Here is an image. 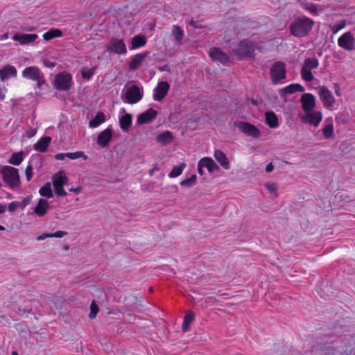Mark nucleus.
Masks as SVG:
<instances>
[{"mask_svg":"<svg viewBox=\"0 0 355 355\" xmlns=\"http://www.w3.org/2000/svg\"><path fill=\"white\" fill-rule=\"evenodd\" d=\"M314 21L309 17H303L290 25L291 34L295 37H304L312 29Z\"/></svg>","mask_w":355,"mask_h":355,"instance_id":"1","label":"nucleus"},{"mask_svg":"<svg viewBox=\"0 0 355 355\" xmlns=\"http://www.w3.org/2000/svg\"><path fill=\"white\" fill-rule=\"evenodd\" d=\"M4 182L8 184L10 189H15L20 184L18 169L10 166H4L1 170Z\"/></svg>","mask_w":355,"mask_h":355,"instance_id":"2","label":"nucleus"},{"mask_svg":"<svg viewBox=\"0 0 355 355\" xmlns=\"http://www.w3.org/2000/svg\"><path fill=\"white\" fill-rule=\"evenodd\" d=\"M52 180L56 195L59 196H67V193L63 189V186L68 180L65 172L64 171H58L53 176Z\"/></svg>","mask_w":355,"mask_h":355,"instance_id":"3","label":"nucleus"},{"mask_svg":"<svg viewBox=\"0 0 355 355\" xmlns=\"http://www.w3.org/2000/svg\"><path fill=\"white\" fill-rule=\"evenodd\" d=\"M22 76L24 78L35 81L39 87L45 83L42 73L36 67L32 66L25 68L22 71Z\"/></svg>","mask_w":355,"mask_h":355,"instance_id":"4","label":"nucleus"},{"mask_svg":"<svg viewBox=\"0 0 355 355\" xmlns=\"http://www.w3.org/2000/svg\"><path fill=\"white\" fill-rule=\"evenodd\" d=\"M72 83V76L68 73H59L55 76L54 86L58 90L67 91Z\"/></svg>","mask_w":355,"mask_h":355,"instance_id":"5","label":"nucleus"},{"mask_svg":"<svg viewBox=\"0 0 355 355\" xmlns=\"http://www.w3.org/2000/svg\"><path fill=\"white\" fill-rule=\"evenodd\" d=\"M318 65L319 62L316 58L306 59L301 71L302 78L308 82L313 80V76L311 73V70L316 69Z\"/></svg>","mask_w":355,"mask_h":355,"instance_id":"6","label":"nucleus"},{"mask_svg":"<svg viewBox=\"0 0 355 355\" xmlns=\"http://www.w3.org/2000/svg\"><path fill=\"white\" fill-rule=\"evenodd\" d=\"M301 121L314 127H318L322 121V115L320 111L311 110L300 115Z\"/></svg>","mask_w":355,"mask_h":355,"instance_id":"7","label":"nucleus"},{"mask_svg":"<svg viewBox=\"0 0 355 355\" xmlns=\"http://www.w3.org/2000/svg\"><path fill=\"white\" fill-rule=\"evenodd\" d=\"M105 50L116 54L125 55L127 53L126 46L123 40L117 38H112L110 40L105 47Z\"/></svg>","mask_w":355,"mask_h":355,"instance_id":"8","label":"nucleus"},{"mask_svg":"<svg viewBox=\"0 0 355 355\" xmlns=\"http://www.w3.org/2000/svg\"><path fill=\"white\" fill-rule=\"evenodd\" d=\"M233 53L241 58L243 57H252L254 52V47L247 41L241 42L237 47L232 50Z\"/></svg>","mask_w":355,"mask_h":355,"instance_id":"9","label":"nucleus"},{"mask_svg":"<svg viewBox=\"0 0 355 355\" xmlns=\"http://www.w3.org/2000/svg\"><path fill=\"white\" fill-rule=\"evenodd\" d=\"M318 92L324 106L331 108L335 103V98L330 90L324 86H321L318 88Z\"/></svg>","mask_w":355,"mask_h":355,"instance_id":"10","label":"nucleus"},{"mask_svg":"<svg viewBox=\"0 0 355 355\" xmlns=\"http://www.w3.org/2000/svg\"><path fill=\"white\" fill-rule=\"evenodd\" d=\"M142 88L135 85L128 88L125 92V99L130 104L137 103L142 98Z\"/></svg>","mask_w":355,"mask_h":355,"instance_id":"11","label":"nucleus"},{"mask_svg":"<svg viewBox=\"0 0 355 355\" xmlns=\"http://www.w3.org/2000/svg\"><path fill=\"white\" fill-rule=\"evenodd\" d=\"M285 64L282 62H275L270 69V75L272 81L276 83L286 77Z\"/></svg>","mask_w":355,"mask_h":355,"instance_id":"12","label":"nucleus"},{"mask_svg":"<svg viewBox=\"0 0 355 355\" xmlns=\"http://www.w3.org/2000/svg\"><path fill=\"white\" fill-rule=\"evenodd\" d=\"M338 44L347 51H352L355 48V38L350 32L345 33L338 38Z\"/></svg>","mask_w":355,"mask_h":355,"instance_id":"13","label":"nucleus"},{"mask_svg":"<svg viewBox=\"0 0 355 355\" xmlns=\"http://www.w3.org/2000/svg\"><path fill=\"white\" fill-rule=\"evenodd\" d=\"M236 127L248 136L258 138L260 136V131L254 125L246 122H237Z\"/></svg>","mask_w":355,"mask_h":355,"instance_id":"14","label":"nucleus"},{"mask_svg":"<svg viewBox=\"0 0 355 355\" xmlns=\"http://www.w3.org/2000/svg\"><path fill=\"white\" fill-rule=\"evenodd\" d=\"M170 85L166 81L159 82L153 90V98L155 101H162L168 92Z\"/></svg>","mask_w":355,"mask_h":355,"instance_id":"15","label":"nucleus"},{"mask_svg":"<svg viewBox=\"0 0 355 355\" xmlns=\"http://www.w3.org/2000/svg\"><path fill=\"white\" fill-rule=\"evenodd\" d=\"M119 125L124 132H128L132 125V116L130 114L126 113L125 108H121L119 110Z\"/></svg>","mask_w":355,"mask_h":355,"instance_id":"16","label":"nucleus"},{"mask_svg":"<svg viewBox=\"0 0 355 355\" xmlns=\"http://www.w3.org/2000/svg\"><path fill=\"white\" fill-rule=\"evenodd\" d=\"M38 38L37 34H15L12 39L18 42L21 45L30 44L34 42Z\"/></svg>","mask_w":355,"mask_h":355,"instance_id":"17","label":"nucleus"},{"mask_svg":"<svg viewBox=\"0 0 355 355\" xmlns=\"http://www.w3.org/2000/svg\"><path fill=\"white\" fill-rule=\"evenodd\" d=\"M301 103L304 112L313 110L315 106V96L309 93L304 94L301 98Z\"/></svg>","mask_w":355,"mask_h":355,"instance_id":"18","label":"nucleus"},{"mask_svg":"<svg viewBox=\"0 0 355 355\" xmlns=\"http://www.w3.org/2000/svg\"><path fill=\"white\" fill-rule=\"evenodd\" d=\"M112 137V129L107 128L105 130L100 132L97 137L96 142L102 148L108 146Z\"/></svg>","mask_w":355,"mask_h":355,"instance_id":"19","label":"nucleus"},{"mask_svg":"<svg viewBox=\"0 0 355 355\" xmlns=\"http://www.w3.org/2000/svg\"><path fill=\"white\" fill-rule=\"evenodd\" d=\"M209 55L213 60L218 61L223 64H226L229 60L227 55L223 52L219 48H211L209 50Z\"/></svg>","mask_w":355,"mask_h":355,"instance_id":"20","label":"nucleus"},{"mask_svg":"<svg viewBox=\"0 0 355 355\" xmlns=\"http://www.w3.org/2000/svg\"><path fill=\"white\" fill-rule=\"evenodd\" d=\"M157 114L156 110L152 108L148 109L146 112L137 116V122L139 125L149 123L156 117Z\"/></svg>","mask_w":355,"mask_h":355,"instance_id":"21","label":"nucleus"},{"mask_svg":"<svg viewBox=\"0 0 355 355\" xmlns=\"http://www.w3.org/2000/svg\"><path fill=\"white\" fill-rule=\"evenodd\" d=\"M304 91V87L297 83H293L291 84L284 88H282L279 91V94L281 96V97H284L287 94H293L295 92H302Z\"/></svg>","mask_w":355,"mask_h":355,"instance_id":"22","label":"nucleus"},{"mask_svg":"<svg viewBox=\"0 0 355 355\" xmlns=\"http://www.w3.org/2000/svg\"><path fill=\"white\" fill-rule=\"evenodd\" d=\"M17 76V69L14 66L6 65L0 69V79L2 81Z\"/></svg>","mask_w":355,"mask_h":355,"instance_id":"23","label":"nucleus"},{"mask_svg":"<svg viewBox=\"0 0 355 355\" xmlns=\"http://www.w3.org/2000/svg\"><path fill=\"white\" fill-rule=\"evenodd\" d=\"M49 208L48 201L44 198H40L37 205L34 208V213L40 216H44Z\"/></svg>","mask_w":355,"mask_h":355,"instance_id":"24","label":"nucleus"},{"mask_svg":"<svg viewBox=\"0 0 355 355\" xmlns=\"http://www.w3.org/2000/svg\"><path fill=\"white\" fill-rule=\"evenodd\" d=\"M148 53L145 52L143 53H137L135 55L129 64V69L131 71H135L139 66L141 64L144 60L147 57Z\"/></svg>","mask_w":355,"mask_h":355,"instance_id":"25","label":"nucleus"},{"mask_svg":"<svg viewBox=\"0 0 355 355\" xmlns=\"http://www.w3.org/2000/svg\"><path fill=\"white\" fill-rule=\"evenodd\" d=\"M214 157L220 165L225 170L230 168V163L225 154L220 150H216L214 151Z\"/></svg>","mask_w":355,"mask_h":355,"instance_id":"26","label":"nucleus"},{"mask_svg":"<svg viewBox=\"0 0 355 355\" xmlns=\"http://www.w3.org/2000/svg\"><path fill=\"white\" fill-rule=\"evenodd\" d=\"M51 141V138L50 137H45L41 138L35 144L34 148L35 150L41 152V153L46 152Z\"/></svg>","mask_w":355,"mask_h":355,"instance_id":"27","label":"nucleus"},{"mask_svg":"<svg viewBox=\"0 0 355 355\" xmlns=\"http://www.w3.org/2000/svg\"><path fill=\"white\" fill-rule=\"evenodd\" d=\"M146 37L144 35H137L134 36L131 40L130 50H134L142 47L146 44Z\"/></svg>","mask_w":355,"mask_h":355,"instance_id":"28","label":"nucleus"},{"mask_svg":"<svg viewBox=\"0 0 355 355\" xmlns=\"http://www.w3.org/2000/svg\"><path fill=\"white\" fill-rule=\"evenodd\" d=\"M265 121L270 128H276L279 125L278 118L272 112H266L265 113Z\"/></svg>","mask_w":355,"mask_h":355,"instance_id":"29","label":"nucleus"},{"mask_svg":"<svg viewBox=\"0 0 355 355\" xmlns=\"http://www.w3.org/2000/svg\"><path fill=\"white\" fill-rule=\"evenodd\" d=\"M201 164L206 167L209 172H213L218 170L219 167L215 162L210 157H204L200 159Z\"/></svg>","mask_w":355,"mask_h":355,"instance_id":"30","label":"nucleus"},{"mask_svg":"<svg viewBox=\"0 0 355 355\" xmlns=\"http://www.w3.org/2000/svg\"><path fill=\"white\" fill-rule=\"evenodd\" d=\"M105 121V115L103 112H98L96 116L89 121V126L94 128Z\"/></svg>","mask_w":355,"mask_h":355,"instance_id":"31","label":"nucleus"},{"mask_svg":"<svg viewBox=\"0 0 355 355\" xmlns=\"http://www.w3.org/2000/svg\"><path fill=\"white\" fill-rule=\"evenodd\" d=\"M62 35V32L60 29L51 28L43 34V38L45 40H51L55 37H60Z\"/></svg>","mask_w":355,"mask_h":355,"instance_id":"32","label":"nucleus"},{"mask_svg":"<svg viewBox=\"0 0 355 355\" xmlns=\"http://www.w3.org/2000/svg\"><path fill=\"white\" fill-rule=\"evenodd\" d=\"M173 140V135L171 132L165 131L163 133L159 134L157 136V141L162 144H166L171 142Z\"/></svg>","mask_w":355,"mask_h":355,"instance_id":"33","label":"nucleus"},{"mask_svg":"<svg viewBox=\"0 0 355 355\" xmlns=\"http://www.w3.org/2000/svg\"><path fill=\"white\" fill-rule=\"evenodd\" d=\"M172 35L175 37L176 42L178 43H180L184 36V32L180 26L173 25L172 26Z\"/></svg>","mask_w":355,"mask_h":355,"instance_id":"34","label":"nucleus"},{"mask_svg":"<svg viewBox=\"0 0 355 355\" xmlns=\"http://www.w3.org/2000/svg\"><path fill=\"white\" fill-rule=\"evenodd\" d=\"M39 193L43 197H46L49 198L53 197L51 183L47 182L43 187H42L39 190Z\"/></svg>","mask_w":355,"mask_h":355,"instance_id":"35","label":"nucleus"},{"mask_svg":"<svg viewBox=\"0 0 355 355\" xmlns=\"http://www.w3.org/2000/svg\"><path fill=\"white\" fill-rule=\"evenodd\" d=\"M24 159V153L22 152L13 153L9 159L8 162L11 164L19 166Z\"/></svg>","mask_w":355,"mask_h":355,"instance_id":"36","label":"nucleus"},{"mask_svg":"<svg viewBox=\"0 0 355 355\" xmlns=\"http://www.w3.org/2000/svg\"><path fill=\"white\" fill-rule=\"evenodd\" d=\"M322 132H323L324 137L326 139L332 138L334 135V129L333 123L331 122L327 123L324 125V128L322 129Z\"/></svg>","mask_w":355,"mask_h":355,"instance_id":"37","label":"nucleus"},{"mask_svg":"<svg viewBox=\"0 0 355 355\" xmlns=\"http://www.w3.org/2000/svg\"><path fill=\"white\" fill-rule=\"evenodd\" d=\"M186 164L184 163H182L180 165L174 166L168 176L171 178H177L182 173L183 170L185 168Z\"/></svg>","mask_w":355,"mask_h":355,"instance_id":"38","label":"nucleus"},{"mask_svg":"<svg viewBox=\"0 0 355 355\" xmlns=\"http://www.w3.org/2000/svg\"><path fill=\"white\" fill-rule=\"evenodd\" d=\"M194 319V315L191 312H189L187 313V315L184 317V322L182 324V330L186 332L188 330V328L191 323V322Z\"/></svg>","mask_w":355,"mask_h":355,"instance_id":"39","label":"nucleus"},{"mask_svg":"<svg viewBox=\"0 0 355 355\" xmlns=\"http://www.w3.org/2000/svg\"><path fill=\"white\" fill-rule=\"evenodd\" d=\"M67 157L71 159H76L78 158H83L84 160H87L88 157L85 155V153L83 151H77L75 153H67Z\"/></svg>","mask_w":355,"mask_h":355,"instance_id":"40","label":"nucleus"},{"mask_svg":"<svg viewBox=\"0 0 355 355\" xmlns=\"http://www.w3.org/2000/svg\"><path fill=\"white\" fill-rule=\"evenodd\" d=\"M96 67H92V68H84L81 70V75L83 78L86 80H90L91 78L93 76L94 71L96 70Z\"/></svg>","mask_w":355,"mask_h":355,"instance_id":"41","label":"nucleus"},{"mask_svg":"<svg viewBox=\"0 0 355 355\" xmlns=\"http://www.w3.org/2000/svg\"><path fill=\"white\" fill-rule=\"evenodd\" d=\"M197 177L196 175H192L190 178H187L180 182L182 186L191 187L196 184Z\"/></svg>","mask_w":355,"mask_h":355,"instance_id":"42","label":"nucleus"},{"mask_svg":"<svg viewBox=\"0 0 355 355\" xmlns=\"http://www.w3.org/2000/svg\"><path fill=\"white\" fill-rule=\"evenodd\" d=\"M346 26L345 21L342 20L336 24L331 26V30L334 34H336L339 31L344 28Z\"/></svg>","mask_w":355,"mask_h":355,"instance_id":"43","label":"nucleus"},{"mask_svg":"<svg viewBox=\"0 0 355 355\" xmlns=\"http://www.w3.org/2000/svg\"><path fill=\"white\" fill-rule=\"evenodd\" d=\"M265 187L270 193H274L275 196H277V185L275 183L267 182L265 184Z\"/></svg>","mask_w":355,"mask_h":355,"instance_id":"44","label":"nucleus"},{"mask_svg":"<svg viewBox=\"0 0 355 355\" xmlns=\"http://www.w3.org/2000/svg\"><path fill=\"white\" fill-rule=\"evenodd\" d=\"M98 311V307L97 304L92 302L90 305V313L89 314V317L92 319L94 318L96 316V314Z\"/></svg>","mask_w":355,"mask_h":355,"instance_id":"45","label":"nucleus"},{"mask_svg":"<svg viewBox=\"0 0 355 355\" xmlns=\"http://www.w3.org/2000/svg\"><path fill=\"white\" fill-rule=\"evenodd\" d=\"M25 175L26 180L30 181L33 177V167L31 164H28L25 171Z\"/></svg>","mask_w":355,"mask_h":355,"instance_id":"46","label":"nucleus"},{"mask_svg":"<svg viewBox=\"0 0 355 355\" xmlns=\"http://www.w3.org/2000/svg\"><path fill=\"white\" fill-rule=\"evenodd\" d=\"M67 232L64 231H58L55 233H51V238L55 237V238H62L64 236L67 235Z\"/></svg>","mask_w":355,"mask_h":355,"instance_id":"47","label":"nucleus"},{"mask_svg":"<svg viewBox=\"0 0 355 355\" xmlns=\"http://www.w3.org/2000/svg\"><path fill=\"white\" fill-rule=\"evenodd\" d=\"M306 9H307L312 14H317V8L314 4H307Z\"/></svg>","mask_w":355,"mask_h":355,"instance_id":"48","label":"nucleus"},{"mask_svg":"<svg viewBox=\"0 0 355 355\" xmlns=\"http://www.w3.org/2000/svg\"><path fill=\"white\" fill-rule=\"evenodd\" d=\"M19 206V203L17 202H12L8 205V209L9 211L12 212L15 211Z\"/></svg>","mask_w":355,"mask_h":355,"instance_id":"49","label":"nucleus"},{"mask_svg":"<svg viewBox=\"0 0 355 355\" xmlns=\"http://www.w3.org/2000/svg\"><path fill=\"white\" fill-rule=\"evenodd\" d=\"M31 202V197H26L23 199L21 203V207L22 209L25 208Z\"/></svg>","mask_w":355,"mask_h":355,"instance_id":"50","label":"nucleus"},{"mask_svg":"<svg viewBox=\"0 0 355 355\" xmlns=\"http://www.w3.org/2000/svg\"><path fill=\"white\" fill-rule=\"evenodd\" d=\"M47 238H51V233H44L37 237V241H42Z\"/></svg>","mask_w":355,"mask_h":355,"instance_id":"51","label":"nucleus"},{"mask_svg":"<svg viewBox=\"0 0 355 355\" xmlns=\"http://www.w3.org/2000/svg\"><path fill=\"white\" fill-rule=\"evenodd\" d=\"M43 63H44V65L45 67L51 68V69H53L55 66L54 62H51V61L47 60H44Z\"/></svg>","mask_w":355,"mask_h":355,"instance_id":"52","label":"nucleus"},{"mask_svg":"<svg viewBox=\"0 0 355 355\" xmlns=\"http://www.w3.org/2000/svg\"><path fill=\"white\" fill-rule=\"evenodd\" d=\"M67 153H58L55 155V158L57 160H63L65 157H67Z\"/></svg>","mask_w":355,"mask_h":355,"instance_id":"53","label":"nucleus"},{"mask_svg":"<svg viewBox=\"0 0 355 355\" xmlns=\"http://www.w3.org/2000/svg\"><path fill=\"white\" fill-rule=\"evenodd\" d=\"M203 168H204V166H203V164H201V162L200 160L198 163V172L200 175H203V170H202Z\"/></svg>","mask_w":355,"mask_h":355,"instance_id":"54","label":"nucleus"},{"mask_svg":"<svg viewBox=\"0 0 355 355\" xmlns=\"http://www.w3.org/2000/svg\"><path fill=\"white\" fill-rule=\"evenodd\" d=\"M274 166L271 163L268 164L266 167V171L268 173L272 172Z\"/></svg>","mask_w":355,"mask_h":355,"instance_id":"55","label":"nucleus"},{"mask_svg":"<svg viewBox=\"0 0 355 355\" xmlns=\"http://www.w3.org/2000/svg\"><path fill=\"white\" fill-rule=\"evenodd\" d=\"M8 38V33H6L0 36V40H6Z\"/></svg>","mask_w":355,"mask_h":355,"instance_id":"56","label":"nucleus"},{"mask_svg":"<svg viewBox=\"0 0 355 355\" xmlns=\"http://www.w3.org/2000/svg\"><path fill=\"white\" fill-rule=\"evenodd\" d=\"M6 210V205L0 204V214L3 213Z\"/></svg>","mask_w":355,"mask_h":355,"instance_id":"57","label":"nucleus"},{"mask_svg":"<svg viewBox=\"0 0 355 355\" xmlns=\"http://www.w3.org/2000/svg\"><path fill=\"white\" fill-rule=\"evenodd\" d=\"M70 191L72 192H74L76 193H78L80 191V188L71 189Z\"/></svg>","mask_w":355,"mask_h":355,"instance_id":"58","label":"nucleus"},{"mask_svg":"<svg viewBox=\"0 0 355 355\" xmlns=\"http://www.w3.org/2000/svg\"><path fill=\"white\" fill-rule=\"evenodd\" d=\"M157 170H159V168H158L157 166H155V167L153 168V169H152V170L150 171V173H150V175H153V174L154 173V172H155V171H157Z\"/></svg>","mask_w":355,"mask_h":355,"instance_id":"59","label":"nucleus"},{"mask_svg":"<svg viewBox=\"0 0 355 355\" xmlns=\"http://www.w3.org/2000/svg\"><path fill=\"white\" fill-rule=\"evenodd\" d=\"M35 28L34 27H29V28H25V31H35Z\"/></svg>","mask_w":355,"mask_h":355,"instance_id":"60","label":"nucleus"},{"mask_svg":"<svg viewBox=\"0 0 355 355\" xmlns=\"http://www.w3.org/2000/svg\"><path fill=\"white\" fill-rule=\"evenodd\" d=\"M35 130H32L31 132L30 135H29V137H32V136L35 135Z\"/></svg>","mask_w":355,"mask_h":355,"instance_id":"61","label":"nucleus"},{"mask_svg":"<svg viewBox=\"0 0 355 355\" xmlns=\"http://www.w3.org/2000/svg\"><path fill=\"white\" fill-rule=\"evenodd\" d=\"M3 98H4V94H2L1 92H0V98L3 99Z\"/></svg>","mask_w":355,"mask_h":355,"instance_id":"62","label":"nucleus"},{"mask_svg":"<svg viewBox=\"0 0 355 355\" xmlns=\"http://www.w3.org/2000/svg\"><path fill=\"white\" fill-rule=\"evenodd\" d=\"M321 355H327V352L323 351V352L321 353Z\"/></svg>","mask_w":355,"mask_h":355,"instance_id":"63","label":"nucleus"},{"mask_svg":"<svg viewBox=\"0 0 355 355\" xmlns=\"http://www.w3.org/2000/svg\"><path fill=\"white\" fill-rule=\"evenodd\" d=\"M12 355H18L17 352H12Z\"/></svg>","mask_w":355,"mask_h":355,"instance_id":"64","label":"nucleus"}]
</instances>
